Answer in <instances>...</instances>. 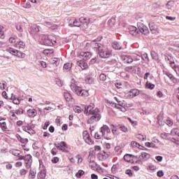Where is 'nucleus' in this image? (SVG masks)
Returning <instances> with one entry per match:
<instances>
[{
    "label": "nucleus",
    "instance_id": "338daca9",
    "mask_svg": "<svg viewBox=\"0 0 179 179\" xmlns=\"http://www.w3.org/2000/svg\"><path fill=\"white\" fill-rule=\"evenodd\" d=\"M59 162V158L57 157H53V159H52V162L54 163L55 164Z\"/></svg>",
    "mask_w": 179,
    "mask_h": 179
},
{
    "label": "nucleus",
    "instance_id": "2eb2a0df",
    "mask_svg": "<svg viewBox=\"0 0 179 179\" xmlns=\"http://www.w3.org/2000/svg\"><path fill=\"white\" fill-rule=\"evenodd\" d=\"M100 134H102L104 136H106V134H111V130L110 129V127L107 125H103L102 127H101Z\"/></svg>",
    "mask_w": 179,
    "mask_h": 179
},
{
    "label": "nucleus",
    "instance_id": "a18cd8bd",
    "mask_svg": "<svg viewBox=\"0 0 179 179\" xmlns=\"http://www.w3.org/2000/svg\"><path fill=\"white\" fill-rule=\"evenodd\" d=\"M73 110L75 111V113H78V114H80V113H82L83 111V109L80 106H74Z\"/></svg>",
    "mask_w": 179,
    "mask_h": 179
},
{
    "label": "nucleus",
    "instance_id": "1a4fd4ad",
    "mask_svg": "<svg viewBox=\"0 0 179 179\" xmlns=\"http://www.w3.org/2000/svg\"><path fill=\"white\" fill-rule=\"evenodd\" d=\"M149 27L152 34H159V27L155 22H150Z\"/></svg>",
    "mask_w": 179,
    "mask_h": 179
},
{
    "label": "nucleus",
    "instance_id": "cd10ccee",
    "mask_svg": "<svg viewBox=\"0 0 179 179\" xmlns=\"http://www.w3.org/2000/svg\"><path fill=\"white\" fill-rule=\"evenodd\" d=\"M157 122L159 125L162 126L164 124V122H163V113H159L157 116Z\"/></svg>",
    "mask_w": 179,
    "mask_h": 179
},
{
    "label": "nucleus",
    "instance_id": "f8f14e48",
    "mask_svg": "<svg viewBox=\"0 0 179 179\" xmlns=\"http://www.w3.org/2000/svg\"><path fill=\"white\" fill-rule=\"evenodd\" d=\"M121 59L124 64H131V62H134V59L130 55H122Z\"/></svg>",
    "mask_w": 179,
    "mask_h": 179
},
{
    "label": "nucleus",
    "instance_id": "f03ea898",
    "mask_svg": "<svg viewBox=\"0 0 179 179\" xmlns=\"http://www.w3.org/2000/svg\"><path fill=\"white\" fill-rule=\"evenodd\" d=\"M94 48L98 51V54L101 58H110L113 55L111 50L104 47L100 43H94Z\"/></svg>",
    "mask_w": 179,
    "mask_h": 179
},
{
    "label": "nucleus",
    "instance_id": "5701e85b",
    "mask_svg": "<svg viewBox=\"0 0 179 179\" xmlns=\"http://www.w3.org/2000/svg\"><path fill=\"white\" fill-rule=\"evenodd\" d=\"M112 47L114 48V50H122V46L121 45V43L117 41H115L112 43Z\"/></svg>",
    "mask_w": 179,
    "mask_h": 179
},
{
    "label": "nucleus",
    "instance_id": "39448f33",
    "mask_svg": "<svg viewBox=\"0 0 179 179\" xmlns=\"http://www.w3.org/2000/svg\"><path fill=\"white\" fill-rule=\"evenodd\" d=\"M94 20H96L94 17H91L89 20L83 17H80L79 22L81 26V29L83 30H85V29H87V27H89V22L90 23H93Z\"/></svg>",
    "mask_w": 179,
    "mask_h": 179
},
{
    "label": "nucleus",
    "instance_id": "4be33fe9",
    "mask_svg": "<svg viewBox=\"0 0 179 179\" xmlns=\"http://www.w3.org/2000/svg\"><path fill=\"white\" fill-rule=\"evenodd\" d=\"M50 64H52L54 66H58L59 65V59L58 58H52L49 60Z\"/></svg>",
    "mask_w": 179,
    "mask_h": 179
},
{
    "label": "nucleus",
    "instance_id": "ddd939ff",
    "mask_svg": "<svg viewBox=\"0 0 179 179\" xmlns=\"http://www.w3.org/2000/svg\"><path fill=\"white\" fill-rule=\"evenodd\" d=\"M69 26L74 27H81L80 21H78V20L71 19L69 22Z\"/></svg>",
    "mask_w": 179,
    "mask_h": 179
},
{
    "label": "nucleus",
    "instance_id": "864d4df0",
    "mask_svg": "<svg viewBox=\"0 0 179 179\" xmlns=\"http://www.w3.org/2000/svg\"><path fill=\"white\" fill-rule=\"evenodd\" d=\"M131 145L132 148H141V144L138 143L136 141H131Z\"/></svg>",
    "mask_w": 179,
    "mask_h": 179
},
{
    "label": "nucleus",
    "instance_id": "dca6fc26",
    "mask_svg": "<svg viewBox=\"0 0 179 179\" xmlns=\"http://www.w3.org/2000/svg\"><path fill=\"white\" fill-rule=\"evenodd\" d=\"M100 156H101L102 160H106V159H108V157L113 156V152L110 151H103V153L99 155V157Z\"/></svg>",
    "mask_w": 179,
    "mask_h": 179
},
{
    "label": "nucleus",
    "instance_id": "7ed1b4c3",
    "mask_svg": "<svg viewBox=\"0 0 179 179\" xmlns=\"http://www.w3.org/2000/svg\"><path fill=\"white\" fill-rule=\"evenodd\" d=\"M140 33H142V34H149V29L146 25L139 23L138 24V28L136 27H131L129 28V34H131V36H138Z\"/></svg>",
    "mask_w": 179,
    "mask_h": 179
},
{
    "label": "nucleus",
    "instance_id": "052dcab7",
    "mask_svg": "<svg viewBox=\"0 0 179 179\" xmlns=\"http://www.w3.org/2000/svg\"><path fill=\"white\" fill-rule=\"evenodd\" d=\"M119 26L121 27H125L127 26V22L124 20H120L119 22Z\"/></svg>",
    "mask_w": 179,
    "mask_h": 179
},
{
    "label": "nucleus",
    "instance_id": "e433bc0d",
    "mask_svg": "<svg viewBox=\"0 0 179 179\" xmlns=\"http://www.w3.org/2000/svg\"><path fill=\"white\" fill-rule=\"evenodd\" d=\"M172 136H179V129H173L171 131Z\"/></svg>",
    "mask_w": 179,
    "mask_h": 179
},
{
    "label": "nucleus",
    "instance_id": "6ab92c4d",
    "mask_svg": "<svg viewBox=\"0 0 179 179\" xmlns=\"http://www.w3.org/2000/svg\"><path fill=\"white\" fill-rule=\"evenodd\" d=\"M77 65H78V66L83 70L87 69V68H89L87 63H86V62L83 60H80L77 62Z\"/></svg>",
    "mask_w": 179,
    "mask_h": 179
},
{
    "label": "nucleus",
    "instance_id": "680f3d73",
    "mask_svg": "<svg viewBox=\"0 0 179 179\" xmlns=\"http://www.w3.org/2000/svg\"><path fill=\"white\" fill-rule=\"evenodd\" d=\"M125 173L126 174H127V176H129V177H132V176L134 175L131 169L126 170Z\"/></svg>",
    "mask_w": 179,
    "mask_h": 179
},
{
    "label": "nucleus",
    "instance_id": "72a5a7b5",
    "mask_svg": "<svg viewBox=\"0 0 179 179\" xmlns=\"http://www.w3.org/2000/svg\"><path fill=\"white\" fill-rule=\"evenodd\" d=\"M28 178L29 179H35L36 178V172L34 170L29 171Z\"/></svg>",
    "mask_w": 179,
    "mask_h": 179
},
{
    "label": "nucleus",
    "instance_id": "5fc2aeb1",
    "mask_svg": "<svg viewBox=\"0 0 179 179\" xmlns=\"http://www.w3.org/2000/svg\"><path fill=\"white\" fill-rule=\"evenodd\" d=\"M19 141L21 142V143H24V145L29 142V140L27 138H23L20 136H19Z\"/></svg>",
    "mask_w": 179,
    "mask_h": 179
},
{
    "label": "nucleus",
    "instance_id": "c9c22d12",
    "mask_svg": "<svg viewBox=\"0 0 179 179\" xmlns=\"http://www.w3.org/2000/svg\"><path fill=\"white\" fill-rule=\"evenodd\" d=\"M44 25L47 26V27H49V29H52V30H55V29L57 27V25H52L51 22H45Z\"/></svg>",
    "mask_w": 179,
    "mask_h": 179
},
{
    "label": "nucleus",
    "instance_id": "6e6d98bb",
    "mask_svg": "<svg viewBox=\"0 0 179 179\" xmlns=\"http://www.w3.org/2000/svg\"><path fill=\"white\" fill-rule=\"evenodd\" d=\"M16 38H17V36H11L9 38L8 41L12 44L16 42Z\"/></svg>",
    "mask_w": 179,
    "mask_h": 179
},
{
    "label": "nucleus",
    "instance_id": "58836bf2",
    "mask_svg": "<svg viewBox=\"0 0 179 179\" xmlns=\"http://www.w3.org/2000/svg\"><path fill=\"white\" fill-rule=\"evenodd\" d=\"M100 82H106L107 80V76L105 73H101L99 75Z\"/></svg>",
    "mask_w": 179,
    "mask_h": 179
},
{
    "label": "nucleus",
    "instance_id": "b1692460",
    "mask_svg": "<svg viewBox=\"0 0 179 179\" xmlns=\"http://www.w3.org/2000/svg\"><path fill=\"white\" fill-rule=\"evenodd\" d=\"M133 159L134 156L132 155L127 154L124 156V160H125V162H127V163H133Z\"/></svg>",
    "mask_w": 179,
    "mask_h": 179
},
{
    "label": "nucleus",
    "instance_id": "f257e3e1",
    "mask_svg": "<svg viewBox=\"0 0 179 179\" xmlns=\"http://www.w3.org/2000/svg\"><path fill=\"white\" fill-rule=\"evenodd\" d=\"M70 87L75 94L80 96L81 97H87L89 96V92L82 89L79 82L72 78L71 81Z\"/></svg>",
    "mask_w": 179,
    "mask_h": 179
},
{
    "label": "nucleus",
    "instance_id": "0e129e2a",
    "mask_svg": "<svg viewBox=\"0 0 179 179\" xmlns=\"http://www.w3.org/2000/svg\"><path fill=\"white\" fill-rule=\"evenodd\" d=\"M15 113L17 114V115H22V114H23V109H18L15 110Z\"/></svg>",
    "mask_w": 179,
    "mask_h": 179
},
{
    "label": "nucleus",
    "instance_id": "8fccbe9b",
    "mask_svg": "<svg viewBox=\"0 0 179 179\" xmlns=\"http://www.w3.org/2000/svg\"><path fill=\"white\" fill-rule=\"evenodd\" d=\"M12 98L13 99V103L14 104H20V100L19 99H16V96L15 95L12 96Z\"/></svg>",
    "mask_w": 179,
    "mask_h": 179
},
{
    "label": "nucleus",
    "instance_id": "bb28decb",
    "mask_svg": "<svg viewBox=\"0 0 179 179\" xmlns=\"http://www.w3.org/2000/svg\"><path fill=\"white\" fill-rule=\"evenodd\" d=\"M111 127L112 128V132L113 135H120V130L118 129V126H115L114 124H112Z\"/></svg>",
    "mask_w": 179,
    "mask_h": 179
},
{
    "label": "nucleus",
    "instance_id": "4c0bfd02",
    "mask_svg": "<svg viewBox=\"0 0 179 179\" xmlns=\"http://www.w3.org/2000/svg\"><path fill=\"white\" fill-rule=\"evenodd\" d=\"M166 76H168V78H169V79H171V80H172L173 83H177V78H174V76H173V74L168 73H166Z\"/></svg>",
    "mask_w": 179,
    "mask_h": 179
},
{
    "label": "nucleus",
    "instance_id": "0eeeda50",
    "mask_svg": "<svg viewBox=\"0 0 179 179\" xmlns=\"http://www.w3.org/2000/svg\"><path fill=\"white\" fill-rule=\"evenodd\" d=\"M100 120H101V115L98 112L95 114H92V116L88 119L87 124H94V122H97L100 121Z\"/></svg>",
    "mask_w": 179,
    "mask_h": 179
},
{
    "label": "nucleus",
    "instance_id": "13d9d810",
    "mask_svg": "<svg viewBox=\"0 0 179 179\" xmlns=\"http://www.w3.org/2000/svg\"><path fill=\"white\" fill-rule=\"evenodd\" d=\"M38 65H41V66H42V68H47V63H45V62L39 61Z\"/></svg>",
    "mask_w": 179,
    "mask_h": 179
},
{
    "label": "nucleus",
    "instance_id": "603ef678",
    "mask_svg": "<svg viewBox=\"0 0 179 179\" xmlns=\"http://www.w3.org/2000/svg\"><path fill=\"white\" fill-rule=\"evenodd\" d=\"M83 174H85V171H83V170H79L78 172L76 174V176L77 178H80V177H82Z\"/></svg>",
    "mask_w": 179,
    "mask_h": 179
},
{
    "label": "nucleus",
    "instance_id": "393cba45",
    "mask_svg": "<svg viewBox=\"0 0 179 179\" xmlns=\"http://www.w3.org/2000/svg\"><path fill=\"white\" fill-rule=\"evenodd\" d=\"M72 69V63H66L64 65L63 70L64 72H69Z\"/></svg>",
    "mask_w": 179,
    "mask_h": 179
},
{
    "label": "nucleus",
    "instance_id": "a211bd4d",
    "mask_svg": "<svg viewBox=\"0 0 179 179\" xmlns=\"http://www.w3.org/2000/svg\"><path fill=\"white\" fill-rule=\"evenodd\" d=\"M14 47L15 48H18V50H24V48L26 47V43L22 41H20L15 43Z\"/></svg>",
    "mask_w": 179,
    "mask_h": 179
},
{
    "label": "nucleus",
    "instance_id": "c756f323",
    "mask_svg": "<svg viewBox=\"0 0 179 179\" xmlns=\"http://www.w3.org/2000/svg\"><path fill=\"white\" fill-rule=\"evenodd\" d=\"M141 157H142L143 160H144V162H146V160L150 159V155L147 152H141Z\"/></svg>",
    "mask_w": 179,
    "mask_h": 179
},
{
    "label": "nucleus",
    "instance_id": "9d476101",
    "mask_svg": "<svg viewBox=\"0 0 179 179\" xmlns=\"http://www.w3.org/2000/svg\"><path fill=\"white\" fill-rule=\"evenodd\" d=\"M83 136L84 141H85L86 143H88V145H92L93 141H92V138H90V134L87 132V131H85L83 133Z\"/></svg>",
    "mask_w": 179,
    "mask_h": 179
},
{
    "label": "nucleus",
    "instance_id": "e2e57ef3",
    "mask_svg": "<svg viewBox=\"0 0 179 179\" xmlns=\"http://www.w3.org/2000/svg\"><path fill=\"white\" fill-rule=\"evenodd\" d=\"M113 106H115V108H117L118 110H121L122 111V109L121 108L122 106L118 105V103H112Z\"/></svg>",
    "mask_w": 179,
    "mask_h": 179
},
{
    "label": "nucleus",
    "instance_id": "774afa93",
    "mask_svg": "<svg viewBox=\"0 0 179 179\" xmlns=\"http://www.w3.org/2000/svg\"><path fill=\"white\" fill-rule=\"evenodd\" d=\"M157 177H163V176H164V172H163V171H159L157 173Z\"/></svg>",
    "mask_w": 179,
    "mask_h": 179
},
{
    "label": "nucleus",
    "instance_id": "79ce46f5",
    "mask_svg": "<svg viewBox=\"0 0 179 179\" xmlns=\"http://www.w3.org/2000/svg\"><path fill=\"white\" fill-rule=\"evenodd\" d=\"M166 6L168 9H171V8H173V6H174V1H168Z\"/></svg>",
    "mask_w": 179,
    "mask_h": 179
},
{
    "label": "nucleus",
    "instance_id": "69168bd1",
    "mask_svg": "<svg viewBox=\"0 0 179 179\" xmlns=\"http://www.w3.org/2000/svg\"><path fill=\"white\" fill-rule=\"evenodd\" d=\"M169 64L173 69H177V66L176 65L174 61L171 62Z\"/></svg>",
    "mask_w": 179,
    "mask_h": 179
},
{
    "label": "nucleus",
    "instance_id": "09e8293b",
    "mask_svg": "<svg viewBox=\"0 0 179 179\" xmlns=\"http://www.w3.org/2000/svg\"><path fill=\"white\" fill-rule=\"evenodd\" d=\"M10 153H12V155H13V156H20V151L19 150H12L10 151Z\"/></svg>",
    "mask_w": 179,
    "mask_h": 179
},
{
    "label": "nucleus",
    "instance_id": "f704fd0d",
    "mask_svg": "<svg viewBox=\"0 0 179 179\" xmlns=\"http://www.w3.org/2000/svg\"><path fill=\"white\" fill-rule=\"evenodd\" d=\"M38 177L41 179L45 178V170L42 169L38 173Z\"/></svg>",
    "mask_w": 179,
    "mask_h": 179
},
{
    "label": "nucleus",
    "instance_id": "9b49d317",
    "mask_svg": "<svg viewBox=\"0 0 179 179\" xmlns=\"http://www.w3.org/2000/svg\"><path fill=\"white\" fill-rule=\"evenodd\" d=\"M24 163L26 164V168L27 169H30V167H31V155H27L24 157Z\"/></svg>",
    "mask_w": 179,
    "mask_h": 179
},
{
    "label": "nucleus",
    "instance_id": "c03bdc74",
    "mask_svg": "<svg viewBox=\"0 0 179 179\" xmlns=\"http://www.w3.org/2000/svg\"><path fill=\"white\" fill-rule=\"evenodd\" d=\"M0 128H1L2 131H6V129H8V127L6 126V122H0Z\"/></svg>",
    "mask_w": 179,
    "mask_h": 179
},
{
    "label": "nucleus",
    "instance_id": "7c9ffc66",
    "mask_svg": "<svg viewBox=\"0 0 179 179\" xmlns=\"http://www.w3.org/2000/svg\"><path fill=\"white\" fill-rule=\"evenodd\" d=\"M141 58L143 61H144L145 64H149V56L147 55V53H144L141 55Z\"/></svg>",
    "mask_w": 179,
    "mask_h": 179
},
{
    "label": "nucleus",
    "instance_id": "f3484780",
    "mask_svg": "<svg viewBox=\"0 0 179 179\" xmlns=\"http://www.w3.org/2000/svg\"><path fill=\"white\" fill-rule=\"evenodd\" d=\"M38 31H40V28L38 27V26L33 25L32 27H30L29 32L33 36H36V34H37Z\"/></svg>",
    "mask_w": 179,
    "mask_h": 179
},
{
    "label": "nucleus",
    "instance_id": "6e6552de",
    "mask_svg": "<svg viewBox=\"0 0 179 179\" xmlns=\"http://www.w3.org/2000/svg\"><path fill=\"white\" fill-rule=\"evenodd\" d=\"M139 94V90L137 89H132L129 92L126 94L127 97L128 99H134V97H136Z\"/></svg>",
    "mask_w": 179,
    "mask_h": 179
},
{
    "label": "nucleus",
    "instance_id": "a878e982",
    "mask_svg": "<svg viewBox=\"0 0 179 179\" xmlns=\"http://www.w3.org/2000/svg\"><path fill=\"white\" fill-rule=\"evenodd\" d=\"M116 22H117V20H115V17H113L108 20V24L110 26V27H114Z\"/></svg>",
    "mask_w": 179,
    "mask_h": 179
},
{
    "label": "nucleus",
    "instance_id": "3c124183",
    "mask_svg": "<svg viewBox=\"0 0 179 179\" xmlns=\"http://www.w3.org/2000/svg\"><path fill=\"white\" fill-rule=\"evenodd\" d=\"M161 138H162V139H169L170 138V134L167 133H162L161 134Z\"/></svg>",
    "mask_w": 179,
    "mask_h": 179
},
{
    "label": "nucleus",
    "instance_id": "4d7b16f0",
    "mask_svg": "<svg viewBox=\"0 0 179 179\" xmlns=\"http://www.w3.org/2000/svg\"><path fill=\"white\" fill-rule=\"evenodd\" d=\"M102 136H104V135H103V134H101L100 132L95 134V139H101Z\"/></svg>",
    "mask_w": 179,
    "mask_h": 179
},
{
    "label": "nucleus",
    "instance_id": "37998d69",
    "mask_svg": "<svg viewBox=\"0 0 179 179\" xmlns=\"http://www.w3.org/2000/svg\"><path fill=\"white\" fill-rule=\"evenodd\" d=\"M5 87H6V82L5 80H2L0 82V90H5Z\"/></svg>",
    "mask_w": 179,
    "mask_h": 179
},
{
    "label": "nucleus",
    "instance_id": "bf43d9fd",
    "mask_svg": "<svg viewBox=\"0 0 179 179\" xmlns=\"http://www.w3.org/2000/svg\"><path fill=\"white\" fill-rule=\"evenodd\" d=\"M20 176H26L27 174V170L22 169L20 171Z\"/></svg>",
    "mask_w": 179,
    "mask_h": 179
},
{
    "label": "nucleus",
    "instance_id": "aec40b11",
    "mask_svg": "<svg viewBox=\"0 0 179 179\" xmlns=\"http://www.w3.org/2000/svg\"><path fill=\"white\" fill-rule=\"evenodd\" d=\"M7 52H9L10 54H12V55H15V57H19V50H16L12 48H8L6 49Z\"/></svg>",
    "mask_w": 179,
    "mask_h": 179
},
{
    "label": "nucleus",
    "instance_id": "2f4dec72",
    "mask_svg": "<svg viewBox=\"0 0 179 179\" xmlns=\"http://www.w3.org/2000/svg\"><path fill=\"white\" fill-rule=\"evenodd\" d=\"M64 99L66 101H71V99H72V95L68 92H66L64 93Z\"/></svg>",
    "mask_w": 179,
    "mask_h": 179
},
{
    "label": "nucleus",
    "instance_id": "4468645a",
    "mask_svg": "<svg viewBox=\"0 0 179 179\" xmlns=\"http://www.w3.org/2000/svg\"><path fill=\"white\" fill-rule=\"evenodd\" d=\"M80 57H82L84 61H87L92 58V53L90 52H83L80 53Z\"/></svg>",
    "mask_w": 179,
    "mask_h": 179
},
{
    "label": "nucleus",
    "instance_id": "20e7f679",
    "mask_svg": "<svg viewBox=\"0 0 179 179\" xmlns=\"http://www.w3.org/2000/svg\"><path fill=\"white\" fill-rule=\"evenodd\" d=\"M38 40L40 41L41 44H43V45L52 47V45H55L57 44V41L52 39V35L41 34L39 36V38Z\"/></svg>",
    "mask_w": 179,
    "mask_h": 179
},
{
    "label": "nucleus",
    "instance_id": "423d86ee",
    "mask_svg": "<svg viewBox=\"0 0 179 179\" xmlns=\"http://www.w3.org/2000/svg\"><path fill=\"white\" fill-rule=\"evenodd\" d=\"M96 113H99V108L94 109V103H90L88 106L85 107L84 114H86L87 115H92L93 114H96Z\"/></svg>",
    "mask_w": 179,
    "mask_h": 179
},
{
    "label": "nucleus",
    "instance_id": "de8ad7c7",
    "mask_svg": "<svg viewBox=\"0 0 179 179\" xmlns=\"http://www.w3.org/2000/svg\"><path fill=\"white\" fill-rule=\"evenodd\" d=\"M137 139L139 141H146V136L142 134H138L136 136Z\"/></svg>",
    "mask_w": 179,
    "mask_h": 179
},
{
    "label": "nucleus",
    "instance_id": "412c9836",
    "mask_svg": "<svg viewBox=\"0 0 179 179\" xmlns=\"http://www.w3.org/2000/svg\"><path fill=\"white\" fill-rule=\"evenodd\" d=\"M27 114L31 118H34V117H36V115H37V110H36V109H29L27 111Z\"/></svg>",
    "mask_w": 179,
    "mask_h": 179
},
{
    "label": "nucleus",
    "instance_id": "ea45409f",
    "mask_svg": "<svg viewBox=\"0 0 179 179\" xmlns=\"http://www.w3.org/2000/svg\"><path fill=\"white\" fill-rule=\"evenodd\" d=\"M117 128H119V129H120V131H122V132H128V128H127V127H125L122 124L117 125Z\"/></svg>",
    "mask_w": 179,
    "mask_h": 179
},
{
    "label": "nucleus",
    "instance_id": "49530a36",
    "mask_svg": "<svg viewBox=\"0 0 179 179\" xmlns=\"http://www.w3.org/2000/svg\"><path fill=\"white\" fill-rule=\"evenodd\" d=\"M145 145L147 148H156V144H155L153 143L147 142L145 143Z\"/></svg>",
    "mask_w": 179,
    "mask_h": 179
},
{
    "label": "nucleus",
    "instance_id": "c85d7f7f",
    "mask_svg": "<svg viewBox=\"0 0 179 179\" xmlns=\"http://www.w3.org/2000/svg\"><path fill=\"white\" fill-rule=\"evenodd\" d=\"M85 83H87V85H92L93 82H94V80L90 76H87L85 77Z\"/></svg>",
    "mask_w": 179,
    "mask_h": 179
},
{
    "label": "nucleus",
    "instance_id": "a19ab883",
    "mask_svg": "<svg viewBox=\"0 0 179 179\" xmlns=\"http://www.w3.org/2000/svg\"><path fill=\"white\" fill-rule=\"evenodd\" d=\"M145 87L147 89H150V90L155 89V85L149 83L148 81L145 83Z\"/></svg>",
    "mask_w": 179,
    "mask_h": 179
},
{
    "label": "nucleus",
    "instance_id": "473e14b6",
    "mask_svg": "<svg viewBox=\"0 0 179 179\" xmlns=\"http://www.w3.org/2000/svg\"><path fill=\"white\" fill-rule=\"evenodd\" d=\"M16 29L17 30V31H19L20 33L18 34V36L19 37H23V28H22V26L20 25H17L16 26Z\"/></svg>",
    "mask_w": 179,
    "mask_h": 179
}]
</instances>
